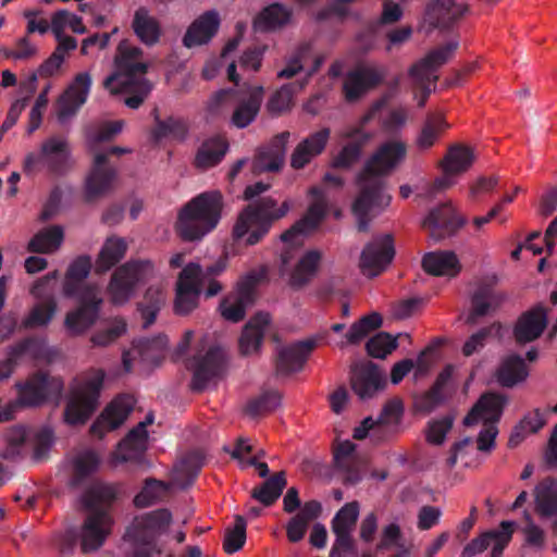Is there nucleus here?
Returning <instances> with one entry per match:
<instances>
[{"label":"nucleus","instance_id":"f257e3e1","mask_svg":"<svg viewBox=\"0 0 557 557\" xmlns=\"http://www.w3.org/2000/svg\"><path fill=\"white\" fill-rule=\"evenodd\" d=\"M406 153L407 147L403 141H386L375 150L357 174L356 183L360 187V193L352 203V212L357 216L359 232H367L372 218L389 205L392 197L385 193L383 177L404 161Z\"/></svg>","mask_w":557,"mask_h":557},{"label":"nucleus","instance_id":"f03ea898","mask_svg":"<svg viewBox=\"0 0 557 557\" xmlns=\"http://www.w3.org/2000/svg\"><path fill=\"white\" fill-rule=\"evenodd\" d=\"M91 270L89 256L77 257L67 268L63 294L76 298L78 306L66 313L64 326L72 336H78L90 329L98 320L102 299L96 285L85 284Z\"/></svg>","mask_w":557,"mask_h":557},{"label":"nucleus","instance_id":"7ed1b4c3","mask_svg":"<svg viewBox=\"0 0 557 557\" xmlns=\"http://www.w3.org/2000/svg\"><path fill=\"white\" fill-rule=\"evenodd\" d=\"M143 50L122 40L114 58L115 72L103 81V87L112 95L127 94L124 103L138 109L149 96L152 85L145 78L148 64L141 61Z\"/></svg>","mask_w":557,"mask_h":557},{"label":"nucleus","instance_id":"20e7f679","mask_svg":"<svg viewBox=\"0 0 557 557\" xmlns=\"http://www.w3.org/2000/svg\"><path fill=\"white\" fill-rule=\"evenodd\" d=\"M115 496L114 488L102 483L90 485L83 494V505L89 510L81 532H78L83 554L98 550L111 533L112 519L108 509Z\"/></svg>","mask_w":557,"mask_h":557},{"label":"nucleus","instance_id":"39448f33","mask_svg":"<svg viewBox=\"0 0 557 557\" xmlns=\"http://www.w3.org/2000/svg\"><path fill=\"white\" fill-rule=\"evenodd\" d=\"M223 197L218 190L205 191L189 200L180 211L175 230L184 242L202 239L219 224Z\"/></svg>","mask_w":557,"mask_h":557},{"label":"nucleus","instance_id":"423d86ee","mask_svg":"<svg viewBox=\"0 0 557 557\" xmlns=\"http://www.w3.org/2000/svg\"><path fill=\"white\" fill-rule=\"evenodd\" d=\"M290 210V202L285 200L281 206L272 197H261L247 205L238 214L232 236L235 242L244 237L247 246L260 243L270 232L273 224L284 218Z\"/></svg>","mask_w":557,"mask_h":557},{"label":"nucleus","instance_id":"0eeeda50","mask_svg":"<svg viewBox=\"0 0 557 557\" xmlns=\"http://www.w3.org/2000/svg\"><path fill=\"white\" fill-rule=\"evenodd\" d=\"M104 377L103 370L91 369L76 382L64 409L67 424H84L96 411Z\"/></svg>","mask_w":557,"mask_h":557},{"label":"nucleus","instance_id":"6e6552de","mask_svg":"<svg viewBox=\"0 0 557 557\" xmlns=\"http://www.w3.org/2000/svg\"><path fill=\"white\" fill-rule=\"evenodd\" d=\"M457 48V41H449L431 50L409 69V76L413 79L416 87L421 90V97L418 101L420 108L425 106L432 92L431 85L438 79V76L434 73L451 59Z\"/></svg>","mask_w":557,"mask_h":557},{"label":"nucleus","instance_id":"1a4fd4ad","mask_svg":"<svg viewBox=\"0 0 557 557\" xmlns=\"http://www.w3.org/2000/svg\"><path fill=\"white\" fill-rule=\"evenodd\" d=\"M128 151V149L113 146L95 154L92 168L85 182L86 201L91 202L113 189L117 172L114 166L109 164L108 159L110 156L123 154Z\"/></svg>","mask_w":557,"mask_h":557},{"label":"nucleus","instance_id":"9d476101","mask_svg":"<svg viewBox=\"0 0 557 557\" xmlns=\"http://www.w3.org/2000/svg\"><path fill=\"white\" fill-rule=\"evenodd\" d=\"M58 278L59 271L54 270L38 278L30 287V295L41 301L36 304L22 321L24 329L47 326L52 321L58 310V302L53 295L48 294V289L50 283Z\"/></svg>","mask_w":557,"mask_h":557},{"label":"nucleus","instance_id":"9b49d317","mask_svg":"<svg viewBox=\"0 0 557 557\" xmlns=\"http://www.w3.org/2000/svg\"><path fill=\"white\" fill-rule=\"evenodd\" d=\"M152 271L153 264L149 260L129 261L117 268L108 287L112 301L117 305L126 302L136 285Z\"/></svg>","mask_w":557,"mask_h":557},{"label":"nucleus","instance_id":"f8f14e48","mask_svg":"<svg viewBox=\"0 0 557 557\" xmlns=\"http://www.w3.org/2000/svg\"><path fill=\"white\" fill-rule=\"evenodd\" d=\"M15 387L18 393L17 403L21 406L36 407L48 398H58L63 391V382L60 377L50 376L44 372H36L24 383L17 382Z\"/></svg>","mask_w":557,"mask_h":557},{"label":"nucleus","instance_id":"ddd939ff","mask_svg":"<svg viewBox=\"0 0 557 557\" xmlns=\"http://www.w3.org/2000/svg\"><path fill=\"white\" fill-rule=\"evenodd\" d=\"M172 520L168 509H158L135 518L124 534L129 545L153 546L157 537L166 530Z\"/></svg>","mask_w":557,"mask_h":557},{"label":"nucleus","instance_id":"4468645a","mask_svg":"<svg viewBox=\"0 0 557 557\" xmlns=\"http://www.w3.org/2000/svg\"><path fill=\"white\" fill-rule=\"evenodd\" d=\"M395 256L392 235L384 234L368 243L360 256V268L364 275L374 277L381 274Z\"/></svg>","mask_w":557,"mask_h":557},{"label":"nucleus","instance_id":"2eb2a0df","mask_svg":"<svg viewBox=\"0 0 557 557\" xmlns=\"http://www.w3.org/2000/svg\"><path fill=\"white\" fill-rule=\"evenodd\" d=\"M386 71L375 66H358L349 71L343 83L346 101L356 102L367 92L379 86L385 78Z\"/></svg>","mask_w":557,"mask_h":557},{"label":"nucleus","instance_id":"dca6fc26","mask_svg":"<svg viewBox=\"0 0 557 557\" xmlns=\"http://www.w3.org/2000/svg\"><path fill=\"white\" fill-rule=\"evenodd\" d=\"M136 400L129 394L113 398L90 426L94 435L102 437L106 432L120 428L133 411Z\"/></svg>","mask_w":557,"mask_h":557},{"label":"nucleus","instance_id":"f3484780","mask_svg":"<svg viewBox=\"0 0 557 557\" xmlns=\"http://www.w3.org/2000/svg\"><path fill=\"white\" fill-rule=\"evenodd\" d=\"M223 363L224 352L218 346L210 347L203 356H195L188 363L193 369L191 389L202 392L211 380L221 374Z\"/></svg>","mask_w":557,"mask_h":557},{"label":"nucleus","instance_id":"a211bd4d","mask_svg":"<svg viewBox=\"0 0 557 557\" xmlns=\"http://www.w3.org/2000/svg\"><path fill=\"white\" fill-rule=\"evenodd\" d=\"M199 271L198 267L186 264L180 272L175 289V313L186 315L198 306L202 287L195 281V277Z\"/></svg>","mask_w":557,"mask_h":557},{"label":"nucleus","instance_id":"6ab92c4d","mask_svg":"<svg viewBox=\"0 0 557 557\" xmlns=\"http://www.w3.org/2000/svg\"><path fill=\"white\" fill-rule=\"evenodd\" d=\"M496 276L481 281L471 297V311L468 324H476L478 320L496 311L505 301L506 296L495 289Z\"/></svg>","mask_w":557,"mask_h":557},{"label":"nucleus","instance_id":"aec40b11","mask_svg":"<svg viewBox=\"0 0 557 557\" xmlns=\"http://www.w3.org/2000/svg\"><path fill=\"white\" fill-rule=\"evenodd\" d=\"M465 224L466 219L459 216L448 202L432 209L423 221V227L430 231L436 242L456 234Z\"/></svg>","mask_w":557,"mask_h":557},{"label":"nucleus","instance_id":"412c9836","mask_svg":"<svg viewBox=\"0 0 557 557\" xmlns=\"http://www.w3.org/2000/svg\"><path fill=\"white\" fill-rule=\"evenodd\" d=\"M350 384L354 393L362 400L372 398L383 389L386 381L380 368L369 361L352 369Z\"/></svg>","mask_w":557,"mask_h":557},{"label":"nucleus","instance_id":"4be33fe9","mask_svg":"<svg viewBox=\"0 0 557 557\" xmlns=\"http://www.w3.org/2000/svg\"><path fill=\"white\" fill-rule=\"evenodd\" d=\"M91 87V76L87 72L78 73L59 100L58 119L65 121L76 114L86 102Z\"/></svg>","mask_w":557,"mask_h":557},{"label":"nucleus","instance_id":"5701e85b","mask_svg":"<svg viewBox=\"0 0 557 557\" xmlns=\"http://www.w3.org/2000/svg\"><path fill=\"white\" fill-rule=\"evenodd\" d=\"M40 160L49 173L57 176L65 175L72 168L67 141L54 136L46 139L40 148Z\"/></svg>","mask_w":557,"mask_h":557},{"label":"nucleus","instance_id":"b1692460","mask_svg":"<svg viewBox=\"0 0 557 557\" xmlns=\"http://www.w3.org/2000/svg\"><path fill=\"white\" fill-rule=\"evenodd\" d=\"M507 403L508 398L503 394L485 393L465 417L463 424L472 426L483 420V423H494L496 425Z\"/></svg>","mask_w":557,"mask_h":557},{"label":"nucleus","instance_id":"393cba45","mask_svg":"<svg viewBox=\"0 0 557 557\" xmlns=\"http://www.w3.org/2000/svg\"><path fill=\"white\" fill-rule=\"evenodd\" d=\"M547 326V310L542 304L523 312L513 327V337L518 344L537 339Z\"/></svg>","mask_w":557,"mask_h":557},{"label":"nucleus","instance_id":"a878e982","mask_svg":"<svg viewBox=\"0 0 557 557\" xmlns=\"http://www.w3.org/2000/svg\"><path fill=\"white\" fill-rule=\"evenodd\" d=\"M373 133H361L358 128H345L342 138L348 140L332 161L333 169L349 170L361 158L364 146L373 138Z\"/></svg>","mask_w":557,"mask_h":557},{"label":"nucleus","instance_id":"bb28decb","mask_svg":"<svg viewBox=\"0 0 557 557\" xmlns=\"http://www.w3.org/2000/svg\"><path fill=\"white\" fill-rule=\"evenodd\" d=\"M289 137L290 133L284 131L275 135L267 146L261 147L253 160V170L256 172L280 171L284 164Z\"/></svg>","mask_w":557,"mask_h":557},{"label":"nucleus","instance_id":"cd10ccee","mask_svg":"<svg viewBox=\"0 0 557 557\" xmlns=\"http://www.w3.org/2000/svg\"><path fill=\"white\" fill-rule=\"evenodd\" d=\"M315 346L314 339H306L282 347L275 361L277 373L289 374L300 371Z\"/></svg>","mask_w":557,"mask_h":557},{"label":"nucleus","instance_id":"c85d7f7f","mask_svg":"<svg viewBox=\"0 0 557 557\" xmlns=\"http://www.w3.org/2000/svg\"><path fill=\"white\" fill-rule=\"evenodd\" d=\"M359 517V503L354 500L345 504L332 519V532L337 539V544L343 546L345 552H352L354 540L351 532L355 529Z\"/></svg>","mask_w":557,"mask_h":557},{"label":"nucleus","instance_id":"c756f323","mask_svg":"<svg viewBox=\"0 0 557 557\" xmlns=\"http://www.w3.org/2000/svg\"><path fill=\"white\" fill-rule=\"evenodd\" d=\"M220 16L215 10H210L197 17L187 28L183 45L193 48L208 44L218 33Z\"/></svg>","mask_w":557,"mask_h":557},{"label":"nucleus","instance_id":"7c9ffc66","mask_svg":"<svg viewBox=\"0 0 557 557\" xmlns=\"http://www.w3.org/2000/svg\"><path fill=\"white\" fill-rule=\"evenodd\" d=\"M330 135V128L324 127L301 140L292 153L290 165L297 170L305 168L314 157L323 152Z\"/></svg>","mask_w":557,"mask_h":557},{"label":"nucleus","instance_id":"2f4dec72","mask_svg":"<svg viewBox=\"0 0 557 557\" xmlns=\"http://www.w3.org/2000/svg\"><path fill=\"white\" fill-rule=\"evenodd\" d=\"M467 10L466 4L455 0H433L426 8V15L434 27L449 29Z\"/></svg>","mask_w":557,"mask_h":557},{"label":"nucleus","instance_id":"473e14b6","mask_svg":"<svg viewBox=\"0 0 557 557\" xmlns=\"http://www.w3.org/2000/svg\"><path fill=\"white\" fill-rule=\"evenodd\" d=\"M326 211L327 201H322L321 199L313 201L309 206L306 215L281 234V240L284 243H295L298 236L312 232L324 219Z\"/></svg>","mask_w":557,"mask_h":557},{"label":"nucleus","instance_id":"72a5a7b5","mask_svg":"<svg viewBox=\"0 0 557 557\" xmlns=\"http://www.w3.org/2000/svg\"><path fill=\"white\" fill-rule=\"evenodd\" d=\"M152 115L154 120V126L151 129L153 141L160 143L163 139H171L183 143L186 140L189 133V124L185 119L174 115L161 119L158 109L152 111Z\"/></svg>","mask_w":557,"mask_h":557},{"label":"nucleus","instance_id":"f704fd0d","mask_svg":"<svg viewBox=\"0 0 557 557\" xmlns=\"http://www.w3.org/2000/svg\"><path fill=\"white\" fill-rule=\"evenodd\" d=\"M269 323L270 315L265 312H258L246 323L238 342L242 355L248 356L259 350Z\"/></svg>","mask_w":557,"mask_h":557},{"label":"nucleus","instance_id":"c9c22d12","mask_svg":"<svg viewBox=\"0 0 557 557\" xmlns=\"http://www.w3.org/2000/svg\"><path fill=\"white\" fill-rule=\"evenodd\" d=\"M227 150L228 143L225 138L221 136L207 138L197 149L194 166L202 171L211 169L221 163Z\"/></svg>","mask_w":557,"mask_h":557},{"label":"nucleus","instance_id":"e433bc0d","mask_svg":"<svg viewBox=\"0 0 557 557\" xmlns=\"http://www.w3.org/2000/svg\"><path fill=\"white\" fill-rule=\"evenodd\" d=\"M423 270L433 276H456L460 272V263L453 251H432L422 258Z\"/></svg>","mask_w":557,"mask_h":557},{"label":"nucleus","instance_id":"4c0bfd02","mask_svg":"<svg viewBox=\"0 0 557 557\" xmlns=\"http://www.w3.org/2000/svg\"><path fill=\"white\" fill-rule=\"evenodd\" d=\"M528 375V367L522 357L517 354L504 358L496 371L497 382L507 388L525 381Z\"/></svg>","mask_w":557,"mask_h":557},{"label":"nucleus","instance_id":"58836bf2","mask_svg":"<svg viewBox=\"0 0 557 557\" xmlns=\"http://www.w3.org/2000/svg\"><path fill=\"white\" fill-rule=\"evenodd\" d=\"M132 28L138 39L146 46L156 45L161 37L159 21L151 16L145 7L138 8L133 17Z\"/></svg>","mask_w":557,"mask_h":557},{"label":"nucleus","instance_id":"ea45409f","mask_svg":"<svg viewBox=\"0 0 557 557\" xmlns=\"http://www.w3.org/2000/svg\"><path fill=\"white\" fill-rule=\"evenodd\" d=\"M451 375L453 367L448 364L438 373L430 389L417 398L416 405L419 410L429 413L445 401L446 395L444 389L450 381Z\"/></svg>","mask_w":557,"mask_h":557},{"label":"nucleus","instance_id":"a19ab883","mask_svg":"<svg viewBox=\"0 0 557 557\" xmlns=\"http://www.w3.org/2000/svg\"><path fill=\"white\" fill-rule=\"evenodd\" d=\"M321 261V253L317 250L307 251L297 262L289 278V284L295 289H300L309 284L315 276Z\"/></svg>","mask_w":557,"mask_h":557},{"label":"nucleus","instance_id":"79ce46f5","mask_svg":"<svg viewBox=\"0 0 557 557\" xmlns=\"http://www.w3.org/2000/svg\"><path fill=\"white\" fill-rule=\"evenodd\" d=\"M292 16V11L281 3H272L265 7L255 18L253 28L257 32H269L286 25Z\"/></svg>","mask_w":557,"mask_h":557},{"label":"nucleus","instance_id":"37998d69","mask_svg":"<svg viewBox=\"0 0 557 557\" xmlns=\"http://www.w3.org/2000/svg\"><path fill=\"white\" fill-rule=\"evenodd\" d=\"M64 239V231L60 225L44 227L27 244V250L35 253H50L60 248Z\"/></svg>","mask_w":557,"mask_h":557},{"label":"nucleus","instance_id":"c03bdc74","mask_svg":"<svg viewBox=\"0 0 557 557\" xmlns=\"http://www.w3.org/2000/svg\"><path fill=\"white\" fill-rule=\"evenodd\" d=\"M148 433L133 428L119 443L116 458L121 461L139 460L147 450Z\"/></svg>","mask_w":557,"mask_h":557},{"label":"nucleus","instance_id":"a18cd8bd","mask_svg":"<svg viewBox=\"0 0 557 557\" xmlns=\"http://www.w3.org/2000/svg\"><path fill=\"white\" fill-rule=\"evenodd\" d=\"M474 161V153L470 147L463 145H453L442 162V168L446 174H459L468 171Z\"/></svg>","mask_w":557,"mask_h":557},{"label":"nucleus","instance_id":"49530a36","mask_svg":"<svg viewBox=\"0 0 557 557\" xmlns=\"http://www.w3.org/2000/svg\"><path fill=\"white\" fill-rule=\"evenodd\" d=\"M263 97V88H255L248 99L242 101L232 115V123L238 128L247 127L257 116Z\"/></svg>","mask_w":557,"mask_h":557},{"label":"nucleus","instance_id":"de8ad7c7","mask_svg":"<svg viewBox=\"0 0 557 557\" xmlns=\"http://www.w3.org/2000/svg\"><path fill=\"white\" fill-rule=\"evenodd\" d=\"M449 125L442 113H429L417 138L420 149L431 148Z\"/></svg>","mask_w":557,"mask_h":557},{"label":"nucleus","instance_id":"09e8293b","mask_svg":"<svg viewBox=\"0 0 557 557\" xmlns=\"http://www.w3.org/2000/svg\"><path fill=\"white\" fill-rule=\"evenodd\" d=\"M285 486V472L281 471L267 479L260 486L253 488L251 496L264 506H271L282 495Z\"/></svg>","mask_w":557,"mask_h":557},{"label":"nucleus","instance_id":"8fccbe9b","mask_svg":"<svg viewBox=\"0 0 557 557\" xmlns=\"http://www.w3.org/2000/svg\"><path fill=\"white\" fill-rule=\"evenodd\" d=\"M306 86V81L288 83L276 90L268 101L267 108L271 114L278 115L288 111L293 106V97Z\"/></svg>","mask_w":557,"mask_h":557},{"label":"nucleus","instance_id":"3c124183","mask_svg":"<svg viewBox=\"0 0 557 557\" xmlns=\"http://www.w3.org/2000/svg\"><path fill=\"white\" fill-rule=\"evenodd\" d=\"M127 245L123 238H108L96 262L98 272H106L124 257Z\"/></svg>","mask_w":557,"mask_h":557},{"label":"nucleus","instance_id":"603ef678","mask_svg":"<svg viewBox=\"0 0 557 557\" xmlns=\"http://www.w3.org/2000/svg\"><path fill=\"white\" fill-rule=\"evenodd\" d=\"M164 304V295L158 287H149L143 301L138 304V310L144 319V329H148L157 319V315Z\"/></svg>","mask_w":557,"mask_h":557},{"label":"nucleus","instance_id":"864d4df0","mask_svg":"<svg viewBox=\"0 0 557 557\" xmlns=\"http://www.w3.org/2000/svg\"><path fill=\"white\" fill-rule=\"evenodd\" d=\"M99 465V458L92 450L78 454L73 460V475L70 480L72 487H78L83 482L96 471Z\"/></svg>","mask_w":557,"mask_h":557},{"label":"nucleus","instance_id":"5fc2aeb1","mask_svg":"<svg viewBox=\"0 0 557 557\" xmlns=\"http://www.w3.org/2000/svg\"><path fill=\"white\" fill-rule=\"evenodd\" d=\"M535 510L541 518L557 515V487L553 483L543 482L536 487Z\"/></svg>","mask_w":557,"mask_h":557},{"label":"nucleus","instance_id":"6e6d98bb","mask_svg":"<svg viewBox=\"0 0 557 557\" xmlns=\"http://www.w3.org/2000/svg\"><path fill=\"white\" fill-rule=\"evenodd\" d=\"M382 323V317L377 312L362 317L360 320L352 323L349 331L346 333L347 343L350 345L359 344L372 331L380 329Z\"/></svg>","mask_w":557,"mask_h":557},{"label":"nucleus","instance_id":"4d7b16f0","mask_svg":"<svg viewBox=\"0 0 557 557\" xmlns=\"http://www.w3.org/2000/svg\"><path fill=\"white\" fill-rule=\"evenodd\" d=\"M200 468L201 463L197 456H187L175 467L172 483L180 488L188 487L197 478Z\"/></svg>","mask_w":557,"mask_h":557},{"label":"nucleus","instance_id":"13d9d810","mask_svg":"<svg viewBox=\"0 0 557 557\" xmlns=\"http://www.w3.org/2000/svg\"><path fill=\"white\" fill-rule=\"evenodd\" d=\"M267 274L268 269L264 265L258 270H251L239 278L234 294L242 297L247 302L255 304L256 287L260 282L267 278Z\"/></svg>","mask_w":557,"mask_h":557},{"label":"nucleus","instance_id":"bf43d9fd","mask_svg":"<svg viewBox=\"0 0 557 557\" xmlns=\"http://www.w3.org/2000/svg\"><path fill=\"white\" fill-rule=\"evenodd\" d=\"M252 305L231 293L221 300L219 309L225 320L237 323L245 319L247 309Z\"/></svg>","mask_w":557,"mask_h":557},{"label":"nucleus","instance_id":"052dcab7","mask_svg":"<svg viewBox=\"0 0 557 557\" xmlns=\"http://www.w3.org/2000/svg\"><path fill=\"white\" fill-rule=\"evenodd\" d=\"M4 438L7 441V447L2 451V457L8 460H15L22 455L28 438V432L23 425H14L7 430Z\"/></svg>","mask_w":557,"mask_h":557},{"label":"nucleus","instance_id":"680f3d73","mask_svg":"<svg viewBox=\"0 0 557 557\" xmlns=\"http://www.w3.org/2000/svg\"><path fill=\"white\" fill-rule=\"evenodd\" d=\"M312 47L309 42L300 44L287 58L286 65L277 73V78L289 79L304 70V62L310 57Z\"/></svg>","mask_w":557,"mask_h":557},{"label":"nucleus","instance_id":"e2e57ef3","mask_svg":"<svg viewBox=\"0 0 557 557\" xmlns=\"http://www.w3.org/2000/svg\"><path fill=\"white\" fill-rule=\"evenodd\" d=\"M282 400V395L277 391H267L259 397L248 401L246 412L250 417H258L275 410Z\"/></svg>","mask_w":557,"mask_h":557},{"label":"nucleus","instance_id":"0e129e2a","mask_svg":"<svg viewBox=\"0 0 557 557\" xmlns=\"http://www.w3.org/2000/svg\"><path fill=\"white\" fill-rule=\"evenodd\" d=\"M168 490V485L157 479H147L141 491L134 497L137 508H146L154 504Z\"/></svg>","mask_w":557,"mask_h":557},{"label":"nucleus","instance_id":"69168bd1","mask_svg":"<svg viewBox=\"0 0 557 557\" xmlns=\"http://www.w3.org/2000/svg\"><path fill=\"white\" fill-rule=\"evenodd\" d=\"M246 542V520L242 516L235 517V524L233 529H226L223 549L227 554L238 552Z\"/></svg>","mask_w":557,"mask_h":557},{"label":"nucleus","instance_id":"338daca9","mask_svg":"<svg viewBox=\"0 0 557 557\" xmlns=\"http://www.w3.org/2000/svg\"><path fill=\"white\" fill-rule=\"evenodd\" d=\"M397 348V341L386 332H380L371 337L367 344L366 349L369 356L373 358H385L394 349Z\"/></svg>","mask_w":557,"mask_h":557},{"label":"nucleus","instance_id":"774afa93","mask_svg":"<svg viewBox=\"0 0 557 557\" xmlns=\"http://www.w3.org/2000/svg\"><path fill=\"white\" fill-rule=\"evenodd\" d=\"M126 332V322L123 319H114L111 325L106 329L96 332L90 341L94 346H107Z\"/></svg>","mask_w":557,"mask_h":557}]
</instances>
